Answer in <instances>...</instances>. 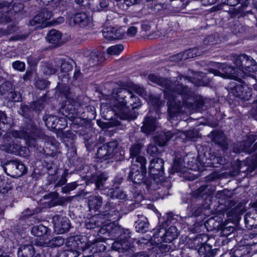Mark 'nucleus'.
Segmentation results:
<instances>
[{"label": "nucleus", "mask_w": 257, "mask_h": 257, "mask_svg": "<svg viewBox=\"0 0 257 257\" xmlns=\"http://www.w3.org/2000/svg\"><path fill=\"white\" fill-rule=\"evenodd\" d=\"M148 79L166 90L170 120L178 113H187L195 109L196 100L194 96L188 86L183 85L178 79L172 84L170 80L154 74H150Z\"/></svg>", "instance_id": "1"}, {"label": "nucleus", "mask_w": 257, "mask_h": 257, "mask_svg": "<svg viewBox=\"0 0 257 257\" xmlns=\"http://www.w3.org/2000/svg\"><path fill=\"white\" fill-rule=\"evenodd\" d=\"M111 96L115 100L111 105L112 109L118 117L130 121L137 117L138 113L133 110L141 105L137 96L122 88L113 89Z\"/></svg>", "instance_id": "2"}, {"label": "nucleus", "mask_w": 257, "mask_h": 257, "mask_svg": "<svg viewBox=\"0 0 257 257\" xmlns=\"http://www.w3.org/2000/svg\"><path fill=\"white\" fill-rule=\"evenodd\" d=\"M149 173L153 176L150 183L147 184L148 189L155 190L161 187L168 190L171 187L170 180L163 177L164 161L161 158L153 159L150 164Z\"/></svg>", "instance_id": "3"}, {"label": "nucleus", "mask_w": 257, "mask_h": 257, "mask_svg": "<svg viewBox=\"0 0 257 257\" xmlns=\"http://www.w3.org/2000/svg\"><path fill=\"white\" fill-rule=\"evenodd\" d=\"M193 243L198 248V252L202 257H214L219 249L212 248L211 245L214 242L213 238H209L206 234L198 235L193 239Z\"/></svg>", "instance_id": "4"}, {"label": "nucleus", "mask_w": 257, "mask_h": 257, "mask_svg": "<svg viewBox=\"0 0 257 257\" xmlns=\"http://www.w3.org/2000/svg\"><path fill=\"white\" fill-rule=\"evenodd\" d=\"M66 244L71 248L63 252L64 257H78L80 254V250L85 251L87 248L85 247L86 243L82 241L79 236H72L68 238Z\"/></svg>", "instance_id": "5"}, {"label": "nucleus", "mask_w": 257, "mask_h": 257, "mask_svg": "<svg viewBox=\"0 0 257 257\" xmlns=\"http://www.w3.org/2000/svg\"><path fill=\"white\" fill-rule=\"evenodd\" d=\"M60 71L65 74L62 80V83H58L57 87L59 89L60 93L64 95L65 98L67 99L70 98V92L69 89L66 84V82L68 81V72L71 71L72 69V66L69 60L66 59H63L60 60Z\"/></svg>", "instance_id": "6"}, {"label": "nucleus", "mask_w": 257, "mask_h": 257, "mask_svg": "<svg viewBox=\"0 0 257 257\" xmlns=\"http://www.w3.org/2000/svg\"><path fill=\"white\" fill-rule=\"evenodd\" d=\"M229 94L243 100H248L252 95V89L244 82H232L228 87Z\"/></svg>", "instance_id": "7"}, {"label": "nucleus", "mask_w": 257, "mask_h": 257, "mask_svg": "<svg viewBox=\"0 0 257 257\" xmlns=\"http://www.w3.org/2000/svg\"><path fill=\"white\" fill-rule=\"evenodd\" d=\"M234 64L242 71L253 72L257 71V63L250 56L245 54L235 55L233 57Z\"/></svg>", "instance_id": "8"}, {"label": "nucleus", "mask_w": 257, "mask_h": 257, "mask_svg": "<svg viewBox=\"0 0 257 257\" xmlns=\"http://www.w3.org/2000/svg\"><path fill=\"white\" fill-rule=\"evenodd\" d=\"M250 241L246 245L240 246L234 250L232 252H226L222 257H249L252 252L251 247L257 244V234L249 235Z\"/></svg>", "instance_id": "9"}, {"label": "nucleus", "mask_w": 257, "mask_h": 257, "mask_svg": "<svg viewBox=\"0 0 257 257\" xmlns=\"http://www.w3.org/2000/svg\"><path fill=\"white\" fill-rule=\"evenodd\" d=\"M1 166L5 173L12 177H19L25 174L27 169L25 165L17 160L9 161Z\"/></svg>", "instance_id": "10"}, {"label": "nucleus", "mask_w": 257, "mask_h": 257, "mask_svg": "<svg viewBox=\"0 0 257 257\" xmlns=\"http://www.w3.org/2000/svg\"><path fill=\"white\" fill-rule=\"evenodd\" d=\"M214 66L218 68V70L209 68L208 69V71L210 73L213 74L214 76L233 79L236 77L235 74L237 72V69L231 66L224 63H214Z\"/></svg>", "instance_id": "11"}, {"label": "nucleus", "mask_w": 257, "mask_h": 257, "mask_svg": "<svg viewBox=\"0 0 257 257\" xmlns=\"http://www.w3.org/2000/svg\"><path fill=\"white\" fill-rule=\"evenodd\" d=\"M257 140V135H250L246 140L238 143L234 145L233 148V152L235 153H240L245 152L249 154L252 153L257 149V142L252 146V144Z\"/></svg>", "instance_id": "12"}, {"label": "nucleus", "mask_w": 257, "mask_h": 257, "mask_svg": "<svg viewBox=\"0 0 257 257\" xmlns=\"http://www.w3.org/2000/svg\"><path fill=\"white\" fill-rule=\"evenodd\" d=\"M54 231L58 234H63L68 231L71 227L69 219L66 216L55 215L53 217Z\"/></svg>", "instance_id": "13"}, {"label": "nucleus", "mask_w": 257, "mask_h": 257, "mask_svg": "<svg viewBox=\"0 0 257 257\" xmlns=\"http://www.w3.org/2000/svg\"><path fill=\"white\" fill-rule=\"evenodd\" d=\"M145 168V166L142 168L140 167L139 165H132L130 172L128 178L134 183L136 184H141L142 182H145L146 185L149 184L150 183L146 182L145 174L146 173L143 171Z\"/></svg>", "instance_id": "14"}, {"label": "nucleus", "mask_w": 257, "mask_h": 257, "mask_svg": "<svg viewBox=\"0 0 257 257\" xmlns=\"http://www.w3.org/2000/svg\"><path fill=\"white\" fill-rule=\"evenodd\" d=\"M210 136L212 141L219 146L222 150L225 151L228 149L229 140L223 132L214 131L211 133Z\"/></svg>", "instance_id": "15"}, {"label": "nucleus", "mask_w": 257, "mask_h": 257, "mask_svg": "<svg viewBox=\"0 0 257 257\" xmlns=\"http://www.w3.org/2000/svg\"><path fill=\"white\" fill-rule=\"evenodd\" d=\"M112 248L120 252L132 253L135 247L131 239H120L112 243Z\"/></svg>", "instance_id": "16"}, {"label": "nucleus", "mask_w": 257, "mask_h": 257, "mask_svg": "<svg viewBox=\"0 0 257 257\" xmlns=\"http://www.w3.org/2000/svg\"><path fill=\"white\" fill-rule=\"evenodd\" d=\"M182 78H184L185 80H188L189 82H190L192 83H194L196 86L207 85L210 82V80L206 77V75L201 72H195L193 74V76L192 77L181 76H179L177 79L180 82V80H182Z\"/></svg>", "instance_id": "17"}, {"label": "nucleus", "mask_w": 257, "mask_h": 257, "mask_svg": "<svg viewBox=\"0 0 257 257\" xmlns=\"http://www.w3.org/2000/svg\"><path fill=\"white\" fill-rule=\"evenodd\" d=\"M45 125L48 128L55 130L62 129L66 125L65 119L63 118H59L56 116L47 114L43 117Z\"/></svg>", "instance_id": "18"}, {"label": "nucleus", "mask_w": 257, "mask_h": 257, "mask_svg": "<svg viewBox=\"0 0 257 257\" xmlns=\"http://www.w3.org/2000/svg\"><path fill=\"white\" fill-rule=\"evenodd\" d=\"M102 34L103 37L108 40H118L124 37L125 31L121 28L109 27L104 29Z\"/></svg>", "instance_id": "19"}, {"label": "nucleus", "mask_w": 257, "mask_h": 257, "mask_svg": "<svg viewBox=\"0 0 257 257\" xmlns=\"http://www.w3.org/2000/svg\"><path fill=\"white\" fill-rule=\"evenodd\" d=\"M109 151L112 161H120L124 158V153L120 151L118 148V143L116 141H113L105 144Z\"/></svg>", "instance_id": "20"}, {"label": "nucleus", "mask_w": 257, "mask_h": 257, "mask_svg": "<svg viewBox=\"0 0 257 257\" xmlns=\"http://www.w3.org/2000/svg\"><path fill=\"white\" fill-rule=\"evenodd\" d=\"M142 148V144L138 143L133 145L130 149V155L133 158V161L135 159V161L140 164L141 168L146 166L147 163L146 158L140 155Z\"/></svg>", "instance_id": "21"}, {"label": "nucleus", "mask_w": 257, "mask_h": 257, "mask_svg": "<svg viewBox=\"0 0 257 257\" xmlns=\"http://www.w3.org/2000/svg\"><path fill=\"white\" fill-rule=\"evenodd\" d=\"M102 215L103 220H112L118 219L119 211L117 209L112 205L111 203L107 202L104 206V212L103 213L99 214Z\"/></svg>", "instance_id": "22"}, {"label": "nucleus", "mask_w": 257, "mask_h": 257, "mask_svg": "<svg viewBox=\"0 0 257 257\" xmlns=\"http://www.w3.org/2000/svg\"><path fill=\"white\" fill-rule=\"evenodd\" d=\"M62 36V34L60 31L52 29L49 31L46 39L52 47L55 48L59 47L63 44Z\"/></svg>", "instance_id": "23"}, {"label": "nucleus", "mask_w": 257, "mask_h": 257, "mask_svg": "<svg viewBox=\"0 0 257 257\" xmlns=\"http://www.w3.org/2000/svg\"><path fill=\"white\" fill-rule=\"evenodd\" d=\"M108 178L107 174L105 172L99 174H92L88 178L87 182L88 183H94L95 189H101Z\"/></svg>", "instance_id": "24"}, {"label": "nucleus", "mask_w": 257, "mask_h": 257, "mask_svg": "<svg viewBox=\"0 0 257 257\" xmlns=\"http://www.w3.org/2000/svg\"><path fill=\"white\" fill-rule=\"evenodd\" d=\"M18 144L13 142L10 136L4 137V143L1 146V149L6 153L16 154L18 153Z\"/></svg>", "instance_id": "25"}, {"label": "nucleus", "mask_w": 257, "mask_h": 257, "mask_svg": "<svg viewBox=\"0 0 257 257\" xmlns=\"http://www.w3.org/2000/svg\"><path fill=\"white\" fill-rule=\"evenodd\" d=\"M177 131L173 130L161 133L159 135L154 138V141L158 146L161 147L164 146L174 135L177 134Z\"/></svg>", "instance_id": "26"}, {"label": "nucleus", "mask_w": 257, "mask_h": 257, "mask_svg": "<svg viewBox=\"0 0 257 257\" xmlns=\"http://www.w3.org/2000/svg\"><path fill=\"white\" fill-rule=\"evenodd\" d=\"M156 127V119L152 117H146L141 129L142 132L149 135L155 131Z\"/></svg>", "instance_id": "27"}, {"label": "nucleus", "mask_w": 257, "mask_h": 257, "mask_svg": "<svg viewBox=\"0 0 257 257\" xmlns=\"http://www.w3.org/2000/svg\"><path fill=\"white\" fill-rule=\"evenodd\" d=\"M73 21L81 27L87 26L90 22V18L84 13H78L74 15Z\"/></svg>", "instance_id": "28"}, {"label": "nucleus", "mask_w": 257, "mask_h": 257, "mask_svg": "<svg viewBox=\"0 0 257 257\" xmlns=\"http://www.w3.org/2000/svg\"><path fill=\"white\" fill-rule=\"evenodd\" d=\"M139 219L135 221V228L137 232H145L149 228V222L146 217L138 215Z\"/></svg>", "instance_id": "29"}, {"label": "nucleus", "mask_w": 257, "mask_h": 257, "mask_svg": "<svg viewBox=\"0 0 257 257\" xmlns=\"http://www.w3.org/2000/svg\"><path fill=\"white\" fill-rule=\"evenodd\" d=\"M35 249L32 244H26L20 246L18 251V257H32Z\"/></svg>", "instance_id": "30"}, {"label": "nucleus", "mask_w": 257, "mask_h": 257, "mask_svg": "<svg viewBox=\"0 0 257 257\" xmlns=\"http://www.w3.org/2000/svg\"><path fill=\"white\" fill-rule=\"evenodd\" d=\"M102 215L98 214L94 216L89 221L86 223L85 226L87 229H91L96 228H100L105 223V220H102Z\"/></svg>", "instance_id": "31"}, {"label": "nucleus", "mask_w": 257, "mask_h": 257, "mask_svg": "<svg viewBox=\"0 0 257 257\" xmlns=\"http://www.w3.org/2000/svg\"><path fill=\"white\" fill-rule=\"evenodd\" d=\"M51 230L43 224H39L33 226L31 229L32 233L38 237H43L50 234Z\"/></svg>", "instance_id": "32"}, {"label": "nucleus", "mask_w": 257, "mask_h": 257, "mask_svg": "<svg viewBox=\"0 0 257 257\" xmlns=\"http://www.w3.org/2000/svg\"><path fill=\"white\" fill-rule=\"evenodd\" d=\"M188 209L191 215L197 217L201 215L202 213L206 214L207 210L209 209V206L208 205L203 207L201 205L191 204Z\"/></svg>", "instance_id": "33"}, {"label": "nucleus", "mask_w": 257, "mask_h": 257, "mask_svg": "<svg viewBox=\"0 0 257 257\" xmlns=\"http://www.w3.org/2000/svg\"><path fill=\"white\" fill-rule=\"evenodd\" d=\"M100 55V52L96 49L93 50L91 51L90 55L86 58L87 60V62L86 63V66L91 67L98 65L99 63Z\"/></svg>", "instance_id": "34"}, {"label": "nucleus", "mask_w": 257, "mask_h": 257, "mask_svg": "<svg viewBox=\"0 0 257 257\" xmlns=\"http://www.w3.org/2000/svg\"><path fill=\"white\" fill-rule=\"evenodd\" d=\"M10 3L9 0H0V9L6 8V12L0 15V21L2 23H8L11 21L10 17V12L8 9L10 6Z\"/></svg>", "instance_id": "35"}, {"label": "nucleus", "mask_w": 257, "mask_h": 257, "mask_svg": "<svg viewBox=\"0 0 257 257\" xmlns=\"http://www.w3.org/2000/svg\"><path fill=\"white\" fill-rule=\"evenodd\" d=\"M56 63V62L44 63L42 66V71L43 74L46 76H50L55 74L58 69V66Z\"/></svg>", "instance_id": "36"}, {"label": "nucleus", "mask_w": 257, "mask_h": 257, "mask_svg": "<svg viewBox=\"0 0 257 257\" xmlns=\"http://www.w3.org/2000/svg\"><path fill=\"white\" fill-rule=\"evenodd\" d=\"M85 247H87L86 249L89 248L93 254L104 251L106 249L105 245L101 241H97L91 245H87L86 243Z\"/></svg>", "instance_id": "37"}, {"label": "nucleus", "mask_w": 257, "mask_h": 257, "mask_svg": "<svg viewBox=\"0 0 257 257\" xmlns=\"http://www.w3.org/2000/svg\"><path fill=\"white\" fill-rule=\"evenodd\" d=\"M179 232L177 227L175 226H170L168 229H166V242H171L173 240L177 238Z\"/></svg>", "instance_id": "38"}, {"label": "nucleus", "mask_w": 257, "mask_h": 257, "mask_svg": "<svg viewBox=\"0 0 257 257\" xmlns=\"http://www.w3.org/2000/svg\"><path fill=\"white\" fill-rule=\"evenodd\" d=\"M166 229L165 227H159L155 232L153 237L155 242L159 244V242H166Z\"/></svg>", "instance_id": "39"}, {"label": "nucleus", "mask_w": 257, "mask_h": 257, "mask_svg": "<svg viewBox=\"0 0 257 257\" xmlns=\"http://www.w3.org/2000/svg\"><path fill=\"white\" fill-rule=\"evenodd\" d=\"M102 203V198L99 196H90L88 200L89 207L96 210L99 209Z\"/></svg>", "instance_id": "40"}, {"label": "nucleus", "mask_w": 257, "mask_h": 257, "mask_svg": "<svg viewBox=\"0 0 257 257\" xmlns=\"http://www.w3.org/2000/svg\"><path fill=\"white\" fill-rule=\"evenodd\" d=\"M96 156L98 159L102 160H111L110 156L109 155V151L105 144L103 145L98 149Z\"/></svg>", "instance_id": "41"}, {"label": "nucleus", "mask_w": 257, "mask_h": 257, "mask_svg": "<svg viewBox=\"0 0 257 257\" xmlns=\"http://www.w3.org/2000/svg\"><path fill=\"white\" fill-rule=\"evenodd\" d=\"M65 239L63 237L57 236L49 240L47 242V244L48 246L51 247H56L63 245Z\"/></svg>", "instance_id": "42"}, {"label": "nucleus", "mask_w": 257, "mask_h": 257, "mask_svg": "<svg viewBox=\"0 0 257 257\" xmlns=\"http://www.w3.org/2000/svg\"><path fill=\"white\" fill-rule=\"evenodd\" d=\"M149 102L154 106L159 108L161 106L164 105L165 100L160 99V96L159 95L150 94L149 95Z\"/></svg>", "instance_id": "43"}, {"label": "nucleus", "mask_w": 257, "mask_h": 257, "mask_svg": "<svg viewBox=\"0 0 257 257\" xmlns=\"http://www.w3.org/2000/svg\"><path fill=\"white\" fill-rule=\"evenodd\" d=\"M208 186L204 185L200 186L199 188L192 192V195L195 198L202 197L204 195L209 193V189H207Z\"/></svg>", "instance_id": "44"}, {"label": "nucleus", "mask_w": 257, "mask_h": 257, "mask_svg": "<svg viewBox=\"0 0 257 257\" xmlns=\"http://www.w3.org/2000/svg\"><path fill=\"white\" fill-rule=\"evenodd\" d=\"M33 134L31 136H28L27 137V142L30 146H33L36 147L37 145V142L36 141V137H37L39 134V130L36 127L33 128Z\"/></svg>", "instance_id": "45"}, {"label": "nucleus", "mask_w": 257, "mask_h": 257, "mask_svg": "<svg viewBox=\"0 0 257 257\" xmlns=\"http://www.w3.org/2000/svg\"><path fill=\"white\" fill-rule=\"evenodd\" d=\"M43 16L39 12L38 15L35 16L33 19L30 22V24L31 26H34L37 24H42V27H44L47 26V23L45 24L46 22V20L43 18Z\"/></svg>", "instance_id": "46"}, {"label": "nucleus", "mask_w": 257, "mask_h": 257, "mask_svg": "<svg viewBox=\"0 0 257 257\" xmlns=\"http://www.w3.org/2000/svg\"><path fill=\"white\" fill-rule=\"evenodd\" d=\"M123 228L120 226H111L110 230L108 232L109 236L110 237H120L122 236Z\"/></svg>", "instance_id": "47"}, {"label": "nucleus", "mask_w": 257, "mask_h": 257, "mask_svg": "<svg viewBox=\"0 0 257 257\" xmlns=\"http://www.w3.org/2000/svg\"><path fill=\"white\" fill-rule=\"evenodd\" d=\"M110 194L113 198L123 199L125 198V194L119 188L116 187L115 189L110 190Z\"/></svg>", "instance_id": "48"}, {"label": "nucleus", "mask_w": 257, "mask_h": 257, "mask_svg": "<svg viewBox=\"0 0 257 257\" xmlns=\"http://www.w3.org/2000/svg\"><path fill=\"white\" fill-rule=\"evenodd\" d=\"M124 47L121 44L115 45L109 47L107 49V52L110 55H118L122 51Z\"/></svg>", "instance_id": "49"}, {"label": "nucleus", "mask_w": 257, "mask_h": 257, "mask_svg": "<svg viewBox=\"0 0 257 257\" xmlns=\"http://www.w3.org/2000/svg\"><path fill=\"white\" fill-rule=\"evenodd\" d=\"M172 169L174 172H183L184 171V167L181 159L177 158L174 160Z\"/></svg>", "instance_id": "50"}, {"label": "nucleus", "mask_w": 257, "mask_h": 257, "mask_svg": "<svg viewBox=\"0 0 257 257\" xmlns=\"http://www.w3.org/2000/svg\"><path fill=\"white\" fill-rule=\"evenodd\" d=\"M6 125H8L7 115L4 112L0 111V130L4 131V129Z\"/></svg>", "instance_id": "51"}, {"label": "nucleus", "mask_w": 257, "mask_h": 257, "mask_svg": "<svg viewBox=\"0 0 257 257\" xmlns=\"http://www.w3.org/2000/svg\"><path fill=\"white\" fill-rule=\"evenodd\" d=\"M187 59L195 57L201 55V52L199 51V50L197 48L190 49L185 51Z\"/></svg>", "instance_id": "52"}, {"label": "nucleus", "mask_w": 257, "mask_h": 257, "mask_svg": "<svg viewBox=\"0 0 257 257\" xmlns=\"http://www.w3.org/2000/svg\"><path fill=\"white\" fill-rule=\"evenodd\" d=\"M147 152L152 156H157L160 153L157 146L153 144H150L148 146Z\"/></svg>", "instance_id": "53"}, {"label": "nucleus", "mask_w": 257, "mask_h": 257, "mask_svg": "<svg viewBox=\"0 0 257 257\" xmlns=\"http://www.w3.org/2000/svg\"><path fill=\"white\" fill-rule=\"evenodd\" d=\"M77 186V185L75 182L68 183L61 189V192L63 193H67L70 191L75 189Z\"/></svg>", "instance_id": "54"}, {"label": "nucleus", "mask_w": 257, "mask_h": 257, "mask_svg": "<svg viewBox=\"0 0 257 257\" xmlns=\"http://www.w3.org/2000/svg\"><path fill=\"white\" fill-rule=\"evenodd\" d=\"M11 189L10 185L5 180L0 179V192L5 194Z\"/></svg>", "instance_id": "55"}, {"label": "nucleus", "mask_w": 257, "mask_h": 257, "mask_svg": "<svg viewBox=\"0 0 257 257\" xmlns=\"http://www.w3.org/2000/svg\"><path fill=\"white\" fill-rule=\"evenodd\" d=\"M133 89L136 93H137L142 97L145 98V99H147V97L148 96L146 94V92L145 89L143 87L139 85H135V86H133Z\"/></svg>", "instance_id": "56"}, {"label": "nucleus", "mask_w": 257, "mask_h": 257, "mask_svg": "<svg viewBox=\"0 0 257 257\" xmlns=\"http://www.w3.org/2000/svg\"><path fill=\"white\" fill-rule=\"evenodd\" d=\"M187 59L186 52L183 53H178L175 55L172 56L170 57V61L174 62H178L182 60H185Z\"/></svg>", "instance_id": "57"}, {"label": "nucleus", "mask_w": 257, "mask_h": 257, "mask_svg": "<svg viewBox=\"0 0 257 257\" xmlns=\"http://www.w3.org/2000/svg\"><path fill=\"white\" fill-rule=\"evenodd\" d=\"M49 83V81L40 79L36 82V87L39 89L43 90L47 88Z\"/></svg>", "instance_id": "58"}, {"label": "nucleus", "mask_w": 257, "mask_h": 257, "mask_svg": "<svg viewBox=\"0 0 257 257\" xmlns=\"http://www.w3.org/2000/svg\"><path fill=\"white\" fill-rule=\"evenodd\" d=\"M242 213V209L237 206L231 209L227 212V215L230 217H237Z\"/></svg>", "instance_id": "59"}, {"label": "nucleus", "mask_w": 257, "mask_h": 257, "mask_svg": "<svg viewBox=\"0 0 257 257\" xmlns=\"http://www.w3.org/2000/svg\"><path fill=\"white\" fill-rule=\"evenodd\" d=\"M9 94V98L12 101L19 102L21 101L22 98L21 94L17 91H11Z\"/></svg>", "instance_id": "60"}, {"label": "nucleus", "mask_w": 257, "mask_h": 257, "mask_svg": "<svg viewBox=\"0 0 257 257\" xmlns=\"http://www.w3.org/2000/svg\"><path fill=\"white\" fill-rule=\"evenodd\" d=\"M108 5V0H100L98 5L96 6V9L98 11H106Z\"/></svg>", "instance_id": "61"}, {"label": "nucleus", "mask_w": 257, "mask_h": 257, "mask_svg": "<svg viewBox=\"0 0 257 257\" xmlns=\"http://www.w3.org/2000/svg\"><path fill=\"white\" fill-rule=\"evenodd\" d=\"M18 148V153H16L15 155L23 157H26L28 155L29 150L27 147L22 146L19 144Z\"/></svg>", "instance_id": "62"}, {"label": "nucleus", "mask_w": 257, "mask_h": 257, "mask_svg": "<svg viewBox=\"0 0 257 257\" xmlns=\"http://www.w3.org/2000/svg\"><path fill=\"white\" fill-rule=\"evenodd\" d=\"M13 67L17 70L23 72L25 69V64L20 61H16L12 63Z\"/></svg>", "instance_id": "63"}, {"label": "nucleus", "mask_w": 257, "mask_h": 257, "mask_svg": "<svg viewBox=\"0 0 257 257\" xmlns=\"http://www.w3.org/2000/svg\"><path fill=\"white\" fill-rule=\"evenodd\" d=\"M235 229L233 227L229 226L223 227L221 230V234L222 236H227L233 233Z\"/></svg>", "instance_id": "64"}]
</instances>
